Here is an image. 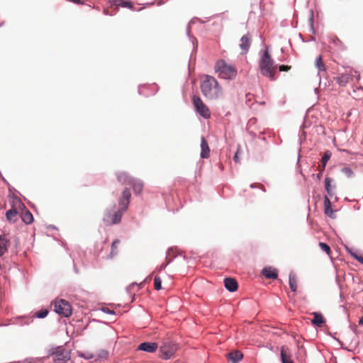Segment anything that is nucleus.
<instances>
[{
  "label": "nucleus",
  "instance_id": "1",
  "mask_svg": "<svg viewBox=\"0 0 363 363\" xmlns=\"http://www.w3.org/2000/svg\"><path fill=\"white\" fill-rule=\"evenodd\" d=\"M131 194L128 188H125L122 196L118 199V207L112 203L104 213L103 222L106 225H113L121 223L123 215L128 208Z\"/></svg>",
  "mask_w": 363,
  "mask_h": 363
},
{
  "label": "nucleus",
  "instance_id": "2",
  "mask_svg": "<svg viewBox=\"0 0 363 363\" xmlns=\"http://www.w3.org/2000/svg\"><path fill=\"white\" fill-rule=\"evenodd\" d=\"M201 91L208 99L215 100L222 95V88L218 81L212 76L206 75L205 79L201 83Z\"/></svg>",
  "mask_w": 363,
  "mask_h": 363
},
{
  "label": "nucleus",
  "instance_id": "3",
  "mask_svg": "<svg viewBox=\"0 0 363 363\" xmlns=\"http://www.w3.org/2000/svg\"><path fill=\"white\" fill-rule=\"evenodd\" d=\"M262 52L261 59L259 63L260 73L264 76L269 77L272 81H274L275 71L277 69V65L274 64V60L269 55L268 50L261 51Z\"/></svg>",
  "mask_w": 363,
  "mask_h": 363
},
{
  "label": "nucleus",
  "instance_id": "4",
  "mask_svg": "<svg viewBox=\"0 0 363 363\" xmlns=\"http://www.w3.org/2000/svg\"><path fill=\"white\" fill-rule=\"evenodd\" d=\"M214 69L220 78L229 81L234 79L238 74L236 67L228 64L224 60H218Z\"/></svg>",
  "mask_w": 363,
  "mask_h": 363
},
{
  "label": "nucleus",
  "instance_id": "5",
  "mask_svg": "<svg viewBox=\"0 0 363 363\" xmlns=\"http://www.w3.org/2000/svg\"><path fill=\"white\" fill-rule=\"evenodd\" d=\"M51 356L54 363H67L71 359V350L63 347H57L52 350Z\"/></svg>",
  "mask_w": 363,
  "mask_h": 363
},
{
  "label": "nucleus",
  "instance_id": "6",
  "mask_svg": "<svg viewBox=\"0 0 363 363\" xmlns=\"http://www.w3.org/2000/svg\"><path fill=\"white\" fill-rule=\"evenodd\" d=\"M54 311L65 318L72 315V306L70 303L65 299H56L53 301Z\"/></svg>",
  "mask_w": 363,
  "mask_h": 363
},
{
  "label": "nucleus",
  "instance_id": "7",
  "mask_svg": "<svg viewBox=\"0 0 363 363\" xmlns=\"http://www.w3.org/2000/svg\"><path fill=\"white\" fill-rule=\"evenodd\" d=\"M192 103L195 108L196 113L205 119H208L211 116V113L208 108L203 104L202 100L197 95L192 96Z\"/></svg>",
  "mask_w": 363,
  "mask_h": 363
},
{
  "label": "nucleus",
  "instance_id": "8",
  "mask_svg": "<svg viewBox=\"0 0 363 363\" xmlns=\"http://www.w3.org/2000/svg\"><path fill=\"white\" fill-rule=\"evenodd\" d=\"M177 349V345L173 342H162V345L160 347L161 353L160 357L163 359H168L172 357Z\"/></svg>",
  "mask_w": 363,
  "mask_h": 363
},
{
  "label": "nucleus",
  "instance_id": "9",
  "mask_svg": "<svg viewBox=\"0 0 363 363\" xmlns=\"http://www.w3.org/2000/svg\"><path fill=\"white\" fill-rule=\"evenodd\" d=\"M333 182V179L330 177H326L325 179V189L327 192V195L330 198H333L335 196V201L337 200V197L335 196V189H336V185L333 184L332 185L331 183Z\"/></svg>",
  "mask_w": 363,
  "mask_h": 363
},
{
  "label": "nucleus",
  "instance_id": "10",
  "mask_svg": "<svg viewBox=\"0 0 363 363\" xmlns=\"http://www.w3.org/2000/svg\"><path fill=\"white\" fill-rule=\"evenodd\" d=\"M280 352L281 360L282 363H294L291 359L292 353L288 347L282 346Z\"/></svg>",
  "mask_w": 363,
  "mask_h": 363
},
{
  "label": "nucleus",
  "instance_id": "11",
  "mask_svg": "<svg viewBox=\"0 0 363 363\" xmlns=\"http://www.w3.org/2000/svg\"><path fill=\"white\" fill-rule=\"evenodd\" d=\"M158 345L155 342H143L137 348V350H142L147 352H154Z\"/></svg>",
  "mask_w": 363,
  "mask_h": 363
},
{
  "label": "nucleus",
  "instance_id": "12",
  "mask_svg": "<svg viewBox=\"0 0 363 363\" xmlns=\"http://www.w3.org/2000/svg\"><path fill=\"white\" fill-rule=\"evenodd\" d=\"M33 321V318L30 315L17 316L13 318V324L23 326L29 325Z\"/></svg>",
  "mask_w": 363,
  "mask_h": 363
},
{
  "label": "nucleus",
  "instance_id": "13",
  "mask_svg": "<svg viewBox=\"0 0 363 363\" xmlns=\"http://www.w3.org/2000/svg\"><path fill=\"white\" fill-rule=\"evenodd\" d=\"M262 274L267 279H275L278 277V270L272 267H264Z\"/></svg>",
  "mask_w": 363,
  "mask_h": 363
},
{
  "label": "nucleus",
  "instance_id": "14",
  "mask_svg": "<svg viewBox=\"0 0 363 363\" xmlns=\"http://www.w3.org/2000/svg\"><path fill=\"white\" fill-rule=\"evenodd\" d=\"M224 286L230 292H235L238 288V284L236 280L230 277H228L224 279Z\"/></svg>",
  "mask_w": 363,
  "mask_h": 363
},
{
  "label": "nucleus",
  "instance_id": "15",
  "mask_svg": "<svg viewBox=\"0 0 363 363\" xmlns=\"http://www.w3.org/2000/svg\"><path fill=\"white\" fill-rule=\"evenodd\" d=\"M227 359L232 363H238L243 358V354L240 351L233 350L226 354Z\"/></svg>",
  "mask_w": 363,
  "mask_h": 363
},
{
  "label": "nucleus",
  "instance_id": "16",
  "mask_svg": "<svg viewBox=\"0 0 363 363\" xmlns=\"http://www.w3.org/2000/svg\"><path fill=\"white\" fill-rule=\"evenodd\" d=\"M201 155L200 157L203 159L208 158L209 157L210 148L208 144L204 137H201Z\"/></svg>",
  "mask_w": 363,
  "mask_h": 363
},
{
  "label": "nucleus",
  "instance_id": "17",
  "mask_svg": "<svg viewBox=\"0 0 363 363\" xmlns=\"http://www.w3.org/2000/svg\"><path fill=\"white\" fill-rule=\"evenodd\" d=\"M9 245L10 240L6 238L5 235H0V256L8 251Z\"/></svg>",
  "mask_w": 363,
  "mask_h": 363
},
{
  "label": "nucleus",
  "instance_id": "18",
  "mask_svg": "<svg viewBox=\"0 0 363 363\" xmlns=\"http://www.w3.org/2000/svg\"><path fill=\"white\" fill-rule=\"evenodd\" d=\"M251 44L250 38L245 35L240 39V48L242 50V53L245 54L248 52Z\"/></svg>",
  "mask_w": 363,
  "mask_h": 363
},
{
  "label": "nucleus",
  "instance_id": "19",
  "mask_svg": "<svg viewBox=\"0 0 363 363\" xmlns=\"http://www.w3.org/2000/svg\"><path fill=\"white\" fill-rule=\"evenodd\" d=\"M338 345L343 349L354 352L358 347V342H338Z\"/></svg>",
  "mask_w": 363,
  "mask_h": 363
},
{
  "label": "nucleus",
  "instance_id": "20",
  "mask_svg": "<svg viewBox=\"0 0 363 363\" xmlns=\"http://www.w3.org/2000/svg\"><path fill=\"white\" fill-rule=\"evenodd\" d=\"M116 177L119 182H121V184H128L129 185L132 184L133 179V177H131L125 172L117 173Z\"/></svg>",
  "mask_w": 363,
  "mask_h": 363
},
{
  "label": "nucleus",
  "instance_id": "21",
  "mask_svg": "<svg viewBox=\"0 0 363 363\" xmlns=\"http://www.w3.org/2000/svg\"><path fill=\"white\" fill-rule=\"evenodd\" d=\"M324 207H325V214L330 218H333L334 211L331 208V202L330 201V198L328 196H325L324 198Z\"/></svg>",
  "mask_w": 363,
  "mask_h": 363
},
{
  "label": "nucleus",
  "instance_id": "22",
  "mask_svg": "<svg viewBox=\"0 0 363 363\" xmlns=\"http://www.w3.org/2000/svg\"><path fill=\"white\" fill-rule=\"evenodd\" d=\"M313 315V318L311 320L312 324L313 325L320 327L325 323V318H323L321 313L318 312H314Z\"/></svg>",
  "mask_w": 363,
  "mask_h": 363
},
{
  "label": "nucleus",
  "instance_id": "23",
  "mask_svg": "<svg viewBox=\"0 0 363 363\" xmlns=\"http://www.w3.org/2000/svg\"><path fill=\"white\" fill-rule=\"evenodd\" d=\"M289 284L292 292L297 291V279L294 272H291L289 274Z\"/></svg>",
  "mask_w": 363,
  "mask_h": 363
},
{
  "label": "nucleus",
  "instance_id": "24",
  "mask_svg": "<svg viewBox=\"0 0 363 363\" xmlns=\"http://www.w3.org/2000/svg\"><path fill=\"white\" fill-rule=\"evenodd\" d=\"M130 185L132 186L133 190L135 194H139L143 191V183L140 180L133 178L132 184Z\"/></svg>",
  "mask_w": 363,
  "mask_h": 363
},
{
  "label": "nucleus",
  "instance_id": "25",
  "mask_svg": "<svg viewBox=\"0 0 363 363\" xmlns=\"http://www.w3.org/2000/svg\"><path fill=\"white\" fill-rule=\"evenodd\" d=\"M152 88L154 89V91L152 94H147L146 93L145 91H144V89L146 88V85H139L138 86V94L140 95H143L146 97L150 96V95H154L155 94L158 90H159V87L156 84H153L151 85Z\"/></svg>",
  "mask_w": 363,
  "mask_h": 363
},
{
  "label": "nucleus",
  "instance_id": "26",
  "mask_svg": "<svg viewBox=\"0 0 363 363\" xmlns=\"http://www.w3.org/2000/svg\"><path fill=\"white\" fill-rule=\"evenodd\" d=\"M21 219L26 224H30L34 220L33 214L28 210H26L22 213Z\"/></svg>",
  "mask_w": 363,
  "mask_h": 363
},
{
  "label": "nucleus",
  "instance_id": "27",
  "mask_svg": "<svg viewBox=\"0 0 363 363\" xmlns=\"http://www.w3.org/2000/svg\"><path fill=\"white\" fill-rule=\"evenodd\" d=\"M349 79L348 74H342L336 77V82L340 86H345L348 83Z\"/></svg>",
  "mask_w": 363,
  "mask_h": 363
},
{
  "label": "nucleus",
  "instance_id": "28",
  "mask_svg": "<svg viewBox=\"0 0 363 363\" xmlns=\"http://www.w3.org/2000/svg\"><path fill=\"white\" fill-rule=\"evenodd\" d=\"M17 213H18L17 210L14 208H11V209H9V211H6V217L8 220L14 223L15 222L14 218L16 216Z\"/></svg>",
  "mask_w": 363,
  "mask_h": 363
},
{
  "label": "nucleus",
  "instance_id": "29",
  "mask_svg": "<svg viewBox=\"0 0 363 363\" xmlns=\"http://www.w3.org/2000/svg\"><path fill=\"white\" fill-rule=\"evenodd\" d=\"M331 157V152L329 150H327L324 152L322 159H321V163H322V171H324L326 164L328 161L330 160Z\"/></svg>",
  "mask_w": 363,
  "mask_h": 363
},
{
  "label": "nucleus",
  "instance_id": "30",
  "mask_svg": "<svg viewBox=\"0 0 363 363\" xmlns=\"http://www.w3.org/2000/svg\"><path fill=\"white\" fill-rule=\"evenodd\" d=\"M315 65L316 68L318 70V74H320V72H323V71L325 70V65L323 62V60H322L321 56H318L316 58L315 62Z\"/></svg>",
  "mask_w": 363,
  "mask_h": 363
},
{
  "label": "nucleus",
  "instance_id": "31",
  "mask_svg": "<svg viewBox=\"0 0 363 363\" xmlns=\"http://www.w3.org/2000/svg\"><path fill=\"white\" fill-rule=\"evenodd\" d=\"M49 313V311L46 308L42 309L40 311H37L33 315H30V317H33V319L35 318L43 319L45 318Z\"/></svg>",
  "mask_w": 363,
  "mask_h": 363
},
{
  "label": "nucleus",
  "instance_id": "32",
  "mask_svg": "<svg viewBox=\"0 0 363 363\" xmlns=\"http://www.w3.org/2000/svg\"><path fill=\"white\" fill-rule=\"evenodd\" d=\"M311 15L308 19L309 21V30L311 33H315V28H314V19H313V10L310 11Z\"/></svg>",
  "mask_w": 363,
  "mask_h": 363
},
{
  "label": "nucleus",
  "instance_id": "33",
  "mask_svg": "<svg viewBox=\"0 0 363 363\" xmlns=\"http://www.w3.org/2000/svg\"><path fill=\"white\" fill-rule=\"evenodd\" d=\"M341 172L343 173L347 177L351 178L353 177V172L349 167H344L341 169Z\"/></svg>",
  "mask_w": 363,
  "mask_h": 363
},
{
  "label": "nucleus",
  "instance_id": "34",
  "mask_svg": "<svg viewBox=\"0 0 363 363\" xmlns=\"http://www.w3.org/2000/svg\"><path fill=\"white\" fill-rule=\"evenodd\" d=\"M318 245L323 252H325L327 255H330L331 250L330 246L327 243L320 242Z\"/></svg>",
  "mask_w": 363,
  "mask_h": 363
},
{
  "label": "nucleus",
  "instance_id": "35",
  "mask_svg": "<svg viewBox=\"0 0 363 363\" xmlns=\"http://www.w3.org/2000/svg\"><path fill=\"white\" fill-rule=\"evenodd\" d=\"M154 287L157 291H159L162 289V281L161 279L157 276H156L154 279Z\"/></svg>",
  "mask_w": 363,
  "mask_h": 363
},
{
  "label": "nucleus",
  "instance_id": "36",
  "mask_svg": "<svg viewBox=\"0 0 363 363\" xmlns=\"http://www.w3.org/2000/svg\"><path fill=\"white\" fill-rule=\"evenodd\" d=\"M119 5L122 7H126V8H129L130 9H134V6H133V4L131 3V1H130L128 0H120Z\"/></svg>",
  "mask_w": 363,
  "mask_h": 363
},
{
  "label": "nucleus",
  "instance_id": "37",
  "mask_svg": "<svg viewBox=\"0 0 363 363\" xmlns=\"http://www.w3.org/2000/svg\"><path fill=\"white\" fill-rule=\"evenodd\" d=\"M119 243L118 240H115L111 245V255H116L117 254V245Z\"/></svg>",
  "mask_w": 363,
  "mask_h": 363
},
{
  "label": "nucleus",
  "instance_id": "38",
  "mask_svg": "<svg viewBox=\"0 0 363 363\" xmlns=\"http://www.w3.org/2000/svg\"><path fill=\"white\" fill-rule=\"evenodd\" d=\"M172 262V259H169V261H167V262H164L162 263L158 268H157V270L158 272H161L162 270H164L168 264H170V262Z\"/></svg>",
  "mask_w": 363,
  "mask_h": 363
},
{
  "label": "nucleus",
  "instance_id": "39",
  "mask_svg": "<svg viewBox=\"0 0 363 363\" xmlns=\"http://www.w3.org/2000/svg\"><path fill=\"white\" fill-rule=\"evenodd\" d=\"M186 32H187V35L189 36V39L192 42V44H193V46H194V49L196 48L197 45H194L195 41H196V39L195 38H194V37L190 35V34H189V26L187 27V31Z\"/></svg>",
  "mask_w": 363,
  "mask_h": 363
},
{
  "label": "nucleus",
  "instance_id": "40",
  "mask_svg": "<svg viewBox=\"0 0 363 363\" xmlns=\"http://www.w3.org/2000/svg\"><path fill=\"white\" fill-rule=\"evenodd\" d=\"M101 311L106 314L114 315L116 313L114 311L109 309L108 307H103Z\"/></svg>",
  "mask_w": 363,
  "mask_h": 363
},
{
  "label": "nucleus",
  "instance_id": "41",
  "mask_svg": "<svg viewBox=\"0 0 363 363\" xmlns=\"http://www.w3.org/2000/svg\"><path fill=\"white\" fill-rule=\"evenodd\" d=\"M291 69V66H289V65H280L279 67V70L280 72H287L289 71V69Z\"/></svg>",
  "mask_w": 363,
  "mask_h": 363
},
{
  "label": "nucleus",
  "instance_id": "42",
  "mask_svg": "<svg viewBox=\"0 0 363 363\" xmlns=\"http://www.w3.org/2000/svg\"><path fill=\"white\" fill-rule=\"evenodd\" d=\"M353 258L354 259H356L357 261H358L360 264H363V257L362 256L355 255H353Z\"/></svg>",
  "mask_w": 363,
  "mask_h": 363
},
{
  "label": "nucleus",
  "instance_id": "43",
  "mask_svg": "<svg viewBox=\"0 0 363 363\" xmlns=\"http://www.w3.org/2000/svg\"><path fill=\"white\" fill-rule=\"evenodd\" d=\"M108 353L106 350H102L101 354L99 355L100 358H107Z\"/></svg>",
  "mask_w": 363,
  "mask_h": 363
},
{
  "label": "nucleus",
  "instance_id": "44",
  "mask_svg": "<svg viewBox=\"0 0 363 363\" xmlns=\"http://www.w3.org/2000/svg\"><path fill=\"white\" fill-rule=\"evenodd\" d=\"M323 171H322V167H321L320 169V172L316 174H313V176H315V177L318 180H320L322 175H323Z\"/></svg>",
  "mask_w": 363,
  "mask_h": 363
},
{
  "label": "nucleus",
  "instance_id": "45",
  "mask_svg": "<svg viewBox=\"0 0 363 363\" xmlns=\"http://www.w3.org/2000/svg\"><path fill=\"white\" fill-rule=\"evenodd\" d=\"M345 249L348 254L351 255L352 257H353V255H357L355 252H354L352 249L349 248L348 247L345 246Z\"/></svg>",
  "mask_w": 363,
  "mask_h": 363
},
{
  "label": "nucleus",
  "instance_id": "46",
  "mask_svg": "<svg viewBox=\"0 0 363 363\" xmlns=\"http://www.w3.org/2000/svg\"><path fill=\"white\" fill-rule=\"evenodd\" d=\"M233 160H234V161L235 162H240L239 157H238V150L235 154V155L233 157Z\"/></svg>",
  "mask_w": 363,
  "mask_h": 363
},
{
  "label": "nucleus",
  "instance_id": "47",
  "mask_svg": "<svg viewBox=\"0 0 363 363\" xmlns=\"http://www.w3.org/2000/svg\"><path fill=\"white\" fill-rule=\"evenodd\" d=\"M69 1H71V2H73L74 4H82V3L81 2L80 0H69Z\"/></svg>",
  "mask_w": 363,
  "mask_h": 363
},
{
  "label": "nucleus",
  "instance_id": "48",
  "mask_svg": "<svg viewBox=\"0 0 363 363\" xmlns=\"http://www.w3.org/2000/svg\"><path fill=\"white\" fill-rule=\"evenodd\" d=\"M257 187H259V184H255V183L250 184L251 189H254V188H257Z\"/></svg>",
  "mask_w": 363,
  "mask_h": 363
},
{
  "label": "nucleus",
  "instance_id": "49",
  "mask_svg": "<svg viewBox=\"0 0 363 363\" xmlns=\"http://www.w3.org/2000/svg\"><path fill=\"white\" fill-rule=\"evenodd\" d=\"M259 188H260L262 191H264V192L266 191V189L264 188V186L263 185L259 184Z\"/></svg>",
  "mask_w": 363,
  "mask_h": 363
},
{
  "label": "nucleus",
  "instance_id": "50",
  "mask_svg": "<svg viewBox=\"0 0 363 363\" xmlns=\"http://www.w3.org/2000/svg\"><path fill=\"white\" fill-rule=\"evenodd\" d=\"M48 229H57V228L53 225H50L48 227Z\"/></svg>",
  "mask_w": 363,
  "mask_h": 363
},
{
  "label": "nucleus",
  "instance_id": "51",
  "mask_svg": "<svg viewBox=\"0 0 363 363\" xmlns=\"http://www.w3.org/2000/svg\"><path fill=\"white\" fill-rule=\"evenodd\" d=\"M299 36H300V38L303 41V38L301 34H300Z\"/></svg>",
  "mask_w": 363,
  "mask_h": 363
},
{
  "label": "nucleus",
  "instance_id": "52",
  "mask_svg": "<svg viewBox=\"0 0 363 363\" xmlns=\"http://www.w3.org/2000/svg\"><path fill=\"white\" fill-rule=\"evenodd\" d=\"M299 160H300V155H298V162H299Z\"/></svg>",
  "mask_w": 363,
  "mask_h": 363
},
{
  "label": "nucleus",
  "instance_id": "53",
  "mask_svg": "<svg viewBox=\"0 0 363 363\" xmlns=\"http://www.w3.org/2000/svg\"><path fill=\"white\" fill-rule=\"evenodd\" d=\"M3 180H4V182L8 183L4 178H3Z\"/></svg>",
  "mask_w": 363,
  "mask_h": 363
},
{
  "label": "nucleus",
  "instance_id": "54",
  "mask_svg": "<svg viewBox=\"0 0 363 363\" xmlns=\"http://www.w3.org/2000/svg\"><path fill=\"white\" fill-rule=\"evenodd\" d=\"M334 340H335V341L339 340V339H337V338H336V337H334Z\"/></svg>",
  "mask_w": 363,
  "mask_h": 363
},
{
  "label": "nucleus",
  "instance_id": "55",
  "mask_svg": "<svg viewBox=\"0 0 363 363\" xmlns=\"http://www.w3.org/2000/svg\"><path fill=\"white\" fill-rule=\"evenodd\" d=\"M153 3H150V4H147V5H152Z\"/></svg>",
  "mask_w": 363,
  "mask_h": 363
}]
</instances>
